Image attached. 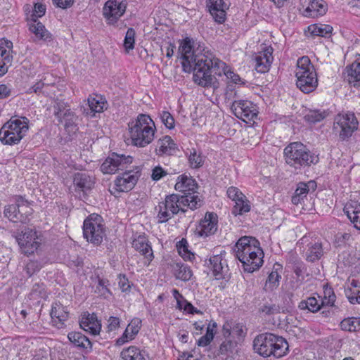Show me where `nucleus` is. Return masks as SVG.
Listing matches in <instances>:
<instances>
[{
	"label": "nucleus",
	"instance_id": "obj_52",
	"mask_svg": "<svg viewBox=\"0 0 360 360\" xmlns=\"http://www.w3.org/2000/svg\"><path fill=\"white\" fill-rule=\"evenodd\" d=\"M46 13L45 5L37 3L34 4L33 14L32 15V19H37L39 17L43 16Z\"/></svg>",
	"mask_w": 360,
	"mask_h": 360
},
{
	"label": "nucleus",
	"instance_id": "obj_8",
	"mask_svg": "<svg viewBox=\"0 0 360 360\" xmlns=\"http://www.w3.org/2000/svg\"><path fill=\"white\" fill-rule=\"evenodd\" d=\"M33 213L30 203L20 195L15 197V204L5 206L4 214L13 223L27 224Z\"/></svg>",
	"mask_w": 360,
	"mask_h": 360
},
{
	"label": "nucleus",
	"instance_id": "obj_32",
	"mask_svg": "<svg viewBox=\"0 0 360 360\" xmlns=\"http://www.w3.org/2000/svg\"><path fill=\"white\" fill-rule=\"evenodd\" d=\"M30 32L34 34L36 37L46 41L51 39V33L45 28V26L37 19H31L29 24Z\"/></svg>",
	"mask_w": 360,
	"mask_h": 360
},
{
	"label": "nucleus",
	"instance_id": "obj_6",
	"mask_svg": "<svg viewBox=\"0 0 360 360\" xmlns=\"http://www.w3.org/2000/svg\"><path fill=\"white\" fill-rule=\"evenodd\" d=\"M29 120L25 117L13 116L0 129V141L4 145L18 144L29 129Z\"/></svg>",
	"mask_w": 360,
	"mask_h": 360
},
{
	"label": "nucleus",
	"instance_id": "obj_36",
	"mask_svg": "<svg viewBox=\"0 0 360 360\" xmlns=\"http://www.w3.org/2000/svg\"><path fill=\"white\" fill-rule=\"evenodd\" d=\"M53 113L57 118L58 122H63V117L66 111L71 110L69 105L64 100L56 98L53 102Z\"/></svg>",
	"mask_w": 360,
	"mask_h": 360
},
{
	"label": "nucleus",
	"instance_id": "obj_34",
	"mask_svg": "<svg viewBox=\"0 0 360 360\" xmlns=\"http://www.w3.org/2000/svg\"><path fill=\"white\" fill-rule=\"evenodd\" d=\"M69 340L77 347L91 349L92 345L89 339L80 332H71L68 335Z\"/></svg>",
	"mask_w": 360,
	"mask_h": 360
},
{
	"label": "nucleus",
	"instance_id": "obj_51",
	"mask_svg": "<svg viewBox=\"0 0 360 360\" xmlns=\"http://www.w3.org/2000/svg\"><path fill=\"white\" fill-rule=\"evenodd\" d=\"M236 343L231 340H225L219 346V353L220 354H225L229 352H232Z\"/></svg>",
	"mask_w": 360,
	"mask_h": 360
},
{
	"label": "nucleus",
	"instance_id": "obj_39",
	"mask_svg": "<svg viewBox=\"0 0 360 360\" xmlns=\"http://www.w3.org/2000/svg\"><path fill=\"white\" fill-rule=\"evenodd\" d=\"M309 30L314 35L321 36L323 37H330L333 32V27L329 25H313L309 27Z\"/></svg>",
	"mask_w": 360,
	"mask_h": 360
},
{
	"label": "nucleus",
	"instance_id": "obj_50",
	"mask_svg": "<svg viewBox=\"0 0 360 360\" xmlns=\"http://www.w3.org/2000/svg\"><path fill=\"white\" fill-rule=\"evenodd\" d=\"M160 119L165 126L169 129L174 128V119L173 116L167 111H162L160 115Z\"/></svg>",
	"mask_w": 360,
	"mask_h": 360
},
{
	"label": "nucleus",
	"instance_id": "obj_37",
	"mask_svg": "<svg viewBox=\"0 0 360 360\" xmlns=\"http://www.w3.org/2000/svg\"><path fill=\"white\" fill-rule=\"evenodd\" d=\"M174 274L177 279L184 281H189L192 276V271L185 264L176 263L173 266Z\"/></svg>",
	"mask_w": 360,
	"mask_h": 360
},
{
	"label": "nucleus",
	"instance_id": "obj_17",
	"mask_svg": "<svg viewBox=\"0 0 360 360\" xmlns=\"http://www.w3.org/2000/svg\"><path fill=\"white\" fill-rule=\"evenodd\" d=\"M272 53V47L269 46L266 47L255 56V68L258 72L265 73L269 71L273 60Z\"/></svg>",
	"mask_w": 360,
	"mask_h": 360
},
{
	"label": "nucleus",
	"instance_id": "obj_42",
	"mask_svg": "<svg viewBox=\"0 0 360 360\" xmlns=\"http://www.w3.org/2000/svg\"><path fill=\"white\" fill-rule=\"evenodd\" d=\"M340 327L344 330L347 331H359L360 330V319L359 318H348L345 319L340 323Z\"/></svg>",
	"mask_w": 360,
	"mask_h": 360
},
{
	"label": "nucleus",
	"instance_id": "obj_48",
	"mask_svg": "<svg viewBox=\"0 0 360 360\" xmlns=\"http://www.w3.org/2000/svg\"><path fill=\"white\" fill-rule=\"evenodd\" d=\"M134 37L135 30L133 28H129L127 31L124 41V46L127 52L132 50L134 47Z\"/></svg>",
	"mask_w": 360,
	"mask_h": 360
},
{
	"label": "nucleus",
	"instance_id": "obj_25",
	"mask_svg": "<svg viewBox=\"0 0 360 360\" xmlns=\"http://www.w3.org/2000/svg\"><path fill=\"white\" fill-rule=\"evenodd\" d=\"M210 264L213 274L216 276L217 279L223 278L228 272V265L226 261H224L222 252L219 255L211 257Z\"/></svg>",
	"mask_w": 360,
	"mask_h": 360
},
{
	"label": "nucleus",
	"instance_id": "obj_22",
	"mask_svg": "<svg viewBox=\"0 0 360 360\" xmlns=\"http://www.w3.org/2000/svg\"><path fill=\"white\" fill-rule=\"evenodd\" d=\"M200 236H207L215 233L217 229V215L213 212H207L200 222Z\"/></svg>",
	"mask_w": 360,
	"mask_h": 360
},
{
	"label": "nucleus",
	"instance_id": "obj_35",
	"mask_svg": "<svg viewBox=\"0 0 360 360\" xmlns=\"http://www.w3.org/2000/svg\"><path fill=\"white\" fill-rule=\"evenodd\" d=\"M323 255V249L322 244L319 242L311 243L308 245V250L306 252V259L310 262H314L319 260Z\"/></svg>",
	"mask_w": 360,
	"mask_h": 360
},
{
	"label": "nucleus",
	"instance_id": "obj_13",
	"mask_svg": "<svg viewBox=\"0 0 360 360\" xmlns=\"http://www.w3.org/2000/svg\"><path fill=\"white\" fill-rule=\"evenodd\" d=\"M131 162L132 157L113 153L101 165V170L104 174H114L117 170L124 169L128 164Z\"/></svg>",
	"mask_w": 360,
	"mask_h": 360
},
{
	"label": "nucleus",
	"instance_id": "obj_62",
	"mask_svg": "<svg viewBox=\"0 0 360 360\" xmlns=\"http://www.w3.org/2000/svg\"><path fill=\"white\" fill-rule=\"evenodd\" d=\"M222 335L225 340L231 339L232 337L231 325L229 323H226L222 328Z\"/></svg>",
	"mask_w": 360,
	"mask_h": 360
},
{
	"label": "nucleus",
	"instance_id": "obj_31",
	"mask_svg": "<svg viewBox=\"0 0 360 360\" xmlns=\"http://www.w3.org/2000/svg\"><path fill=\"white\" fill-rule=\"evenodd\" d=\"M129 130L136 129H155V124L150 116L140 114L135 121L129 124Z\"/></svg>",
	"mask_w": 360,
	"mask_h": 360
},
{
	"label": "nucleus",
	"instance_id": "obj_29",
	"mask_svg": "<svg viewBox=\"0 0 360 360\" xmlns=\"http://www.w3.org/2000/svg\"><path fill=\"white\" fill-rule=\"evenodd\" d=\"M175 145L170 136H165L158 141L155 151L159 155H170L175 151Z\"/></svg>",
	"mask_w": 360,
	"mask_h": 360
},
{
	"label": "nucleus",
	"instance_id": "obj_41",
	"mask_svg": "<svg viewBox=\"0 0 360 360\" xmlns=\"http://www.w3.org/2000/svg\"><path fill=\"white\" fill-rule=\"evenodd\" d=\"M327 115L326 111L319 110H309L304 116L305 121L309 123H316L323 120Z\"/></svg>",
	"mask_w": 360,
	"mask_h": 360
},
{
	"label": "nucleus",
	"instance_id": "obj_58",
	"mask_svg": "<svg viewBox=\"0 0 360 360\" xmlns=\"http://www.w3.org/2000/svg\"><path fill=\"white\" fill-rule=\"evenodd\" d=\"M166 174L167 172L161 167L158 166L153 169L151 178L154 181H158Z\"/></svg>",
	"mask_w": 360,
	"mask_h": 360
},
{
	"label": "nucleus",
	"instance_id": "obj_21",
	"mask_svg": "<svg viewBox=\"0 0 360 360\" xmlns=\"http://www.w3.org/2000/svg\"><path fill=\"white\" fill-rule=\"evenodd\" d=\"M80 327L86 332L96 335L99 334L101 324L95 314L84 313L79 321Z\"/></svg>",
	"mask_w": 360,
	"mask_h": 360
},
{
	"label": "nucleus",
	"instance_id": "obj_28",
	"mask_svg": "<svg viewBox=\"0 0 360 360\" xmlns=\"http://www.w3.org/2000/svg\"><path fill=\"white\" fill-rule=\"evenodd\" d=\"M132 246L141 252L148 262L153 260L154 256L151 246L148 243L146 238L144 236H139L133 240Z\"/></svg>",
	"mask_w": 360,
	"mask_h": 360
},
{
	"label": "nucleus",
	"instance_id": "obj_49",
	"mask_svg": "<svg viewBox=\"0 0 360 360\" xmlns=\"http://www.w3.org/2000/svg\"><path fill=\"white\" fill-rule=\"evenodd\" d=\"M281 276L276 271H272L268 276V279L266 281L265 288L273 290L278 285L279 278Z\"/></svg>",
	"mask_w": 360,
	"mask_h": 360
},
{
	"label": "nucleus",
	"instance_id": "obj_16",
	"mask_svg": "<svg viewBox=\"0 0 360 360\" xmlns=\"http://www.w3.org/2000/svg\"><path fill=\"white\" fill-rule=\"evenodd\" d=\"M139 178L137 172L127 171L115 180V189L119 192H128L133 189Z\"/></svg>",
	"mask_w": 360,
	"mask_h": 360
},
{
	"label": "nucleus",
	"instance_id": "obj_38",
	"mask_svg": "<svg viewBox=\"0 0 360 360\" xmlns=\"http://www.w3.org/2000/svg\"><path fill=\"white\" fill-rule=\"evenodd\" d=\"M76 120L77 117L72 110H68L65 114H64V117H63V122L60 123L63 124L64 127L68 134L75 133L77 130V127L75 124Z\"/></svg>",
	"mask_w": 360,
	"mask_h": 360
},
{
	"label": "nucleus",
	"instance_id": "obj_61",
	"mask_svg": "<svg viewBox=\"0 0 360 360\" xmlns=\"http://www.w3.org/2000/svg\"><path fill=\"white\" fill-rule=\"evenodd\" d=\"M11 89L6 84H0V99H4L11 96Z\"/></svg>",
	"mask_w": 360,
	"mask_h": 360
},
{
	"label": "nucleus",
	"instance_id": "obj_24",
	"mask_svg": "<svg viewBox=\"0 0 360 360\" xmlns=\"http://www.w3.org/2000/svg\"><path fill=\"white\" fill-rule=\"evenodd\" d=\"M207 7L209 8L210 14L213 16L216 22L222 23L225 20L226 6L223 0H207Z\"/></svg>",
	"mask_w": 360,
	"mask_h": 360
},
{
	"label": "nucleus",
	"instance_id": "obj_2",
	"mask_svg": "<svg viewBox=\"0 0 360 360\" xmlns=\"http://www.w3.org/2000/svg\"><path fill=\"white\" fill-rule=\"evenodd\" d=\"M236 257L243 264L245 271L252 273L263 264L264 253L259 242L253 237L240 238L235 245Z\"/></svg>",
	"mask_w": 360,
	"mask_h": 360
},
{
	"label": "nucleus",
	"instance_id": "obj_1",
	"mask_svg": "<svg viewBox=\"0 0 360 360\" xmlns=\"http://www.w3.org/2000/svg\"><path fill=\"white\" fill-rule=\"evenodd\" d=\"M181 55V65L186 72H193V81L202 87L218 88L219 83L214 75L221 76L225 63L217 58L209 50L200 45L195 49L194 41L190 37L183 39L179 48Z\"/></svg>",
	"mask_w": 360,
	"mask_h": 360
},
{
	"label": "nucleus",
	"instance_id": "obj_64",
	"mask_svg": "<svg viewBox=\"0 0 360 360\" xmlns=\"http://www.w3.org/2000/svg\"><path fill=\"white\" fill-rule=\"evenodd\" d=\"M136 353L129 360H148V356L145 351H141L137 348Z\"/></svg>",
	"mask_w": 360,
	"mask_h": 360
},
{
	"label": "nucleus",
	"instance_id": "obj_57",
	"mask_svg": "<svg viewBox=\"0 0 360 360\" xmlns=\"http://www.w3.org/2000/svg\"><path fill=\"white\" fill-rule=\"evenodd\" d=\"M137 349L136 347L131 346L126 349H123L121 352V356L124 360H129L131 357H133L136 353Z\"/></svg>",
	"mask_w": 360,
	"mask_h": 360
},
{
	"label": "nucleus",
	"instance_id": "obj_23",
	"mask_svg": "<svg viewBox=\"0 0 360 360\" xmlns=\"http://www.w3.org/2000/svg\"><path fill=\"white\" fill-rule=\"evenodd\" d=\"M74 185L83 193L85 198L86 193L90 191L94 186V179L86 173L77 172L73 178Z\"/></svg>",
	"mask_w": 360,
	"mask_h": 360
},
{
	"label": "nucleus",
	"instance_id": "obj_43",
	"mask_svg": "<svg viewBox=\"0 0 360 360\" xmlns=\"http://www.w3.org/2000/svg\"><path fill=\"white\" fill-rule=\"evenodd\" d=\"M103 98L94 97H89L88 98V105L91 110V112H101L104 108H106L105 105L107 103L102 101Z\"/></svg>",
	"mask_w": 360,
	"mask_h": 360
},
{
	"label": "nucleus",
	"instance_id": "obj_10",
	"mask_svg": "<svg viewBox=\"0 0 360 360\" xmlns=\"http://www.w3.org/2000/svg\"><path fill=\"white\" fill-rule=\"evenodd\" d=\"M359 122L352 112L338 114L334 120V128L339 131V136L342 140H346L352 136L357 130Z\"/></svg>",
	"mask_w": 360,
	"mask_h": 360
},
{
	"label": "nucleus",
	"instance_id": "obj_45",
	"mask_svg": "<svg viewBox=\"0 0 360 360\" xmlns=\"http://www.w3.org/2000/svg\"><path fill=\"white\" fill-rule=\"evenodd\" d=\"M188 162L191 167L197 169L202 166L204 160L201 154H198L195 149H192L188 156Z\"/></svg>",
	"mask_w": 360,
	"mask_h": 360
},
{
	"label": "nucleus",
	"instance_id": "obj_15",
	"mask_svg": "<svg viewBox=\"0 0 360 360\" xmlns=\"http://www.w3.org/2000/svg\"><path fill=\"white\" fill-rule=\"evenodd\" d=\"M227 195L235 201V205L232 209V214L235 216L241 215L250 210L249 202L245 200V195L236 187L231 186L227 190Z\"/></svg>",
	"mask_w": 360,
	"mask_h": 360
},
{
	"label": "nucleus",
	"instance_id": "obj_30",
	"mask_svg": "<svg viewBox=\"0 0 360 360\" xmlns=\"http://www.w3.org/2000/svg\"><path fill=\"white\" fill-rule=\"evenodd\" d=\"M50 314L53 321L61 326L64 324V322L68 320L69 316V312L66 310L65 307L57 302L53 304Z\"/></svg>",
	"mask_w": 360,
	"mask_h": 360
},
{
	"label": "nucleus",
	"instance_id": "obj_4",
	"mask_svg": "<svg viewBox=\"0 0 360 360\" xmlns=\"http://www.w3.org/2000/svg\"><path fill=\"white\" fill-rule=\"evenodd\" d=\"M253 349L255 352L264 357L274 356L276 358L283 356L288 350V342L282 337L270 333H261L253 340Z\"/></svg>",
	"mask_w": 360,
	"mask_h": 360
},
{
	"label": "nucleus",
	"instance_id": "obj_63",
	"mask_svg": "<svg viewBox=\"0 0 360 360\" xmlns=\"http://www.w3.org/2000/svg\"><path fill=\"white\" fill-rule=\"evenodd\" d=\"M217 323L214 321L212 323H210L207 328L206 334L205 335L208 337L212 340L214 338V328H217Z\"/></svg>",
	"mask_w": 360,
	"mask_h": 360
},
{
	"label": "nucleus",
	"instance_id": "obj_33",
	"mask_svg": "<svg viewBox=\"0 0 360 360\" xmlns=\"http://www.w3.org/2000/svg\"><path fill=\"white\" fill-rule=\"evenodd\" d=\"M345 79L354 86L360 82V63L354 62L346 68L344 72Z\"/></svg>",
	"mask_w": 360,
	"mask_h": 360
},
{
	"label": "nucleus",
	"instance_id": "obj_27",
	"mask_svg": "<svg viewBox=\"0 0 360 360\" xmlns=\"http://www.w3.org/2000/svg\"><path fill=\"white\" fill-rule=\"evenodd\" d=\"M327 8V4L323 0H313L305 9V15L311 18L322 16L326 13Z\"/></svg>",
	"mask_w": 360,
	"mask_h": 360
},
{
	"label": "nucleus",
	"instance_id": "obj_18",
	"mask_svg": "<svg viewBox=\"0 0 360 360\" xmlns=\"http://www.w3.org/2000/svg\"><path fill=\"white\" fill-rule=\"evenodd\" d=\"M155 129H136L129 130L130 137L133 145L139 147H145L152 142L154 139Z\"/></svg>",
	"mask_w": 360,
	"mask_h": 360
},
{
	"label": "nucleus",
	"instance_id": "obj_7",
	"mask_svg": "<svg viewBox=\"0 0 360 360\" xmlns=\"http://www.w3.org/2000/svg\"><path fill=\"white\" fill-rule=\"evenodd\" d=\"M295 76L297 86L304 94L312 92L318 85L315 68L307 56L297 60Z\"/></svg>",
	"mask_w": 360,
	"mask_h": 360
},
{
	"label": "nucleus",
	"instance_id": "obj_56",
	"mask_svg": "<svg viewBox=\"0 0 360 360\" xmlns=\"http://www.w3.org/2000/svg\"><path fill=\"white\" fill-rule=\"evenodd\" d=\"M232 329V337H238L239 338H243L245 335L246 333L243 330V327L242 325L239 323L234 324L231 326Z\"/></svg>",
	"mask_w": 360,
	"mask_h": 360
},
{
	"label": "nucleus",
	"instance_id": "obj_53",
	"mask_svg": "<svg viewBox=\"0 0 360 360\" xmlns=\"http://www.w3.org/2000/svg\"><path fill=\"white\" fill-rule=\"evenodd\" d=\"M109 281L105 279L98 278V284L97 290L101 295L105 296L107 293H110V290L108 288Z\"/></svg>",
	"mask_w": 360,
	"mask_h": 360
},
{
	"label": "nucleus",
	"instance_id": "obj_14",
	"mask_svg": "<svg viewBox=\"0 0 360 360\" xmlns=\"http://www.w3.org/2000/svg\"><path fill=\"white\" fill-rule=\"evenodd\" d=\"M127 3L123 0H108L103 8L104 17L109 23L114 24L124 15Z\"/></svg>",
	"mask_w": 360,
	"mask_h": 360
},
{
	"label": "nucleus",
	"instance_id": "obj_44",
	"mask_svg": "<svg viewBox=\"0 0 360 360\" xmlns=\"http://www.w3.org/2000/svg\"><path fill=\"white\" fill-rule=\"evenodd\" d=\"M179 255L186 260H192L194 254L188 250V242L186 239H181L176 245Z\"/></svg>",
	"mask_w": 360,
	"mask_h": 360
},
{
	"label": "nucleus",
	"instance_id": "obj_40",
	"mask_svg": "<svg viewBox=\"0 0 360 360\" xmlns=\"http://www.w3.org/2000/svg\"><path fill=\"white\" fill-rule=\"evenodd\" d=\"M298 307L301 310H306L315 313L321 309V305L314 297H310L306 300H302L299 303Z\"/></svg>",
	"mask_w": 360,
	"mask_h": 360
},
{
	"label": "nucleus",
	"instance_id": "obj_55",
	"mask_svg": "<svg viewBox=\"0 0 360 360\" xmlns=\"http://www.w3.org/2000/svg\"><path fill=\"white\" fill-rule=\"evenodd\" d=\"M40 269L39 264L37 262L31 261L27 263L25 267V271L27 274L29 276H31L35 272L38 271Z\"/></svg>",
	"mask_w": 360,
	"mask_h": 360
},
{
	"label": "nucleus",
	"instance_id": "obj_3",
	"mask_svg": "<svg viewBox=\"0 0 360 360\" xmlns=\"http://www.w3.org/2000/svg\"><path fill=\"white\" fill-rule=\"evenodd\" d=\"M201 205L202 200L191 195H180V194L173 193L167 195L165 200L160 202L158 204V217L159 222H167L180 211L185 212L186 207L195 210L201 207Z\"/></svg>",
	"mask_w": 360,
	"mask_h": 360
},
{
	"label": "nucleus",
	"instance_id": "obj_12",
	"mask_svg": "<svg viewBox=\"0 0 360 360\" xmlns=\"http://www.w3.org/2000/svg\"><path fill=\"white\" fill-rule=\"evenodd\" d=\"M231 110L238 118L245 122L253 120L258 113L256 105L248 100L234 101L231 105Z\"/></svg>",
	"mask_w": 360,
	"mask_h": 360
},
{
	"label": "nucleus",
	"instance_id": "obj_11",
	"mask_svg": "<svg viewBox=\"0 0 360 360\" xmlns=\"http://www.w3.org/2000/svg\"><path fill=\"white\" fill-rule=\"evenodd\" d=\"M14 236L22 252L27 255L34 253L39 247L40 243L37 240V232L32 229L25 228L21 233H16Z\"/></svg>",
	"mask_w": 360,
	"mask_h": 360
},
{
	"label": "nucleus",
	"instance_id": "obj_5",
	"mask_svg": "<svg viewBox=\"0 0 360 360\" xmlns=\"http://www.w3.org/2000/svg\"><path fill=\"white\" fill-rule=\"evenodd\" d=\"M284 154L286 163L297 169L315 165L319 160L318 155L311 153L301 142L290 143L284 149Z\"/></svg>",
	"mask_w": 360,
	"mask_h": 360
},
{
	"label": "nucleus",
	"instance_id": "obj_59",
	"mask_svg": "<svg viewBox=\"0 0 360 360\" xmlns=\"http://www.w3.org/2000/svg\"><path fill=\"white\" fill-rule=\"evenodd\" d=\"M108 323V331L115 330L120 327V319L117 317L110 316Z\"/></svg>",
	"mask_w": 360,
	"mask_h": 360
},
{
	"label": "nucleus",
	"instance_id": "obj_60",
	"mask_svg": "<svg viewBox=\"0 0 360 360\" xmlns=\"http://www.w3.org/2000/svg\"><path fill=\"white\" fill-rule=\"evenodd\" d=\"M53 3L59 8L65 9L72 6L74 0H53Z\"/></svg>",
	"mask_w": 360,
	"mask_h": 360
},
{
	"label": "nucleus",
	"instance_id": "obj_46",
	"mask_svg": "<svg viewBox=\"0 0 360 360\" xmlns=\"http://www.w3.org/2000/svg\"><path fill=\"white\" fill-rule=\"evenodd\" d=\"M141 326V320L135 318L131 321V322L128 324L124 332L127 333L129 335H130L129 338H133L134 336L139 333Z\"/></svg>",
	"mask_w": 360,
	"mask_h": 360
},
{
	"label": "nucleus",
	"instance_id": "obj_20",
	"mask_svg": "<svg viewBox=\"0 0 360 360\" xmlns=\"http://www.w3.org/2000/svg\"><path fill=\"white\" fill-rule=\"evenodd\" d=\"M317 184L315 181L310 180L307 183L300 182L297 184V188L292 197V202L294 205L302 204L307 195L309 193L316 191Z\"/></svg>",
	"mask_w": 360,
	"mask_h": 360
},
{
	"label": "nucleus",
	"instance_id": "obj_26",
	"mask_svg": "<svg viewBox=\"0 0 360 360\" xmlns=\"http://www.w3.org/2000/svg\"><path fill=\"white\" fill-rule=\"evenodd\" d=\"M343 211L354 227L360 230V204L356 201L349 202L345 205Z\"/></svg>",
	"mask_w": 360,
	"mask_h": 360
},
{
	"label": "nucleus",
	"instance_id": "obj_47",
	"mask_svg": "<svg viewBox=\"0 0 360 360\" xmlns=\"http://www.w3.org/2000/svg\"><path fill=\"white\" fill-rule=\"evenodd\" d=\"M31 299L46 298L47 297L45 288L43 284L35 283L30 294Z\"/></svg>",
	"mask_w": 360,
	"mask_h": 360
},
{
	"label": "nucleus",
	"instance_id": "obj_54",
	"mask_svg": "<svg viewBox=\"0 0 360 360\" xmlns=\"http://www.w3.org/2000/svg\"><path fill=\"white\" fill-rule=\"evenodd\" d=\"M259 311L266 315H272L279 311V308L276 304H264Z\"/></svg>",
	"mask_w": 360,
	"mask_h": 360
},
{
	"label": "nucleus",
	"instance_id": "obj_19",
	"mask_svg": "<svg viewBox=\"0 0 360 360\" xmlns=\"http://www.w3.org/2000/svg\"><path fill=\"white\" fill-rule=\"evenodd\" d=\"M176 191L181 193V195H193L197 198H200L198 195H195L198 188V184L194 179L188 177L186 175H181L178 177L177 182L175 184Z\"/></svg>",
	"mask_w": 360,
	"mask_h": 360
},
{
	"label": "nucleus",
	"instance_id": "obj_9",
	"mask_svg": "<svg viewBox=\"0 0 360 360\" xmlns=\"http://www.w3.org/2000/svg\"><path fill=\"white\" fill-rule=\"evenodd\" d=\"M105 235V226L101 215L94 213L84 221L83 236L88 242L99 245Z\"/></svg>",
	"mask_w": 360,
	"mask_h": 360
}]
</instances>
